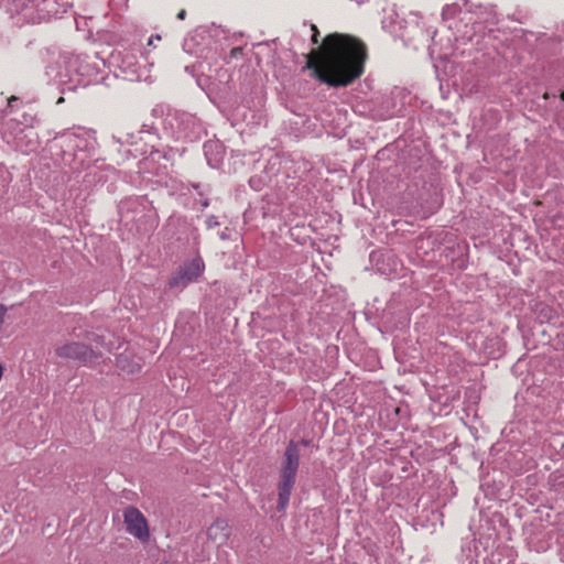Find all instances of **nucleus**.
<instances>
[{
	"instance_id": "nucleus-1",
	"label": "nucleus",
	"mask_w": 564,
	"mask_h": 564,
	"mask_svg": "<svg viewBox=\"0 0 564 564\" xmlns=\"http://www.w3.org/2000/svg\"><path fill=\"white\" fill-rule=\"evenodd\" d=\"M98 142L94 131L79 129L57 134L50 144L54 162L78 175L85 172L83 182L88 188L108 181L110 170L104 161L96 158Z\"/></svg>"
},
{
	"instance_id": "nucleus-2",
	"label": "nucleus",
	"mask_w": 564,
	"mask_h": 564,
	"mask_svg": "<svg viewBox=\"0 0 564 564\" xmlns=\"http://www.w3.org/2000/svg\"><path fill=\"white\" fill-rule=\"evenodd\" d=\"M326 53L318 64H308L314 77L329 87H346L364 73L366 47L357 39L329 34L324 39Z\"/></svg>"
},
{
	"instance_id": "nucleus-3",
	"label": "nucleus",
	"mask_w": 564,
	"mask_h": 564,
	"mask_svg": "<svg viewBox=\"0 0 564 564\" xmlns=\"http://www.w3.org/2000/svg\"><path fill=\"white\" fill-rule=\"evenodd\" d=\"M152 116L161 119L163 133L175 141L196 142L206 133L200 119L186 111L156 105L152 109Z\"/></svg>"
},
{
	"instance_id": "nucleus-4",
	"label": "nucleus",
	"mask_w": 564,
	"mask_h": 564,
	"mask_svg": "<svg viewBox=\"0 0 564 564\" xmlns=\"http://www.w3.org/2000/svg\"><path fill=\"white\" fill-rule=\"evenodd\" d=\"M67 8L68 2L62 0H10L6 4V13L15 25L22 26L62 18Z\"/></svg>"
},
{
	"instance_id": "nucleus-5",
	"label": "nucleus",
	"mask_w": 564,
	"mask_h": 564,
	"mask_svg": "<svg viewBox=\"0 0 564 564\" xmlns=\"http://www.w3.org/2000/svg\"><path fill=\"white\" fill-rule=\"evenodd\" d=\"M459 18L454 24H449V29H456L462 39L473 41V39L484 30V23H495V13L479 7L475 12L463 11L456 3L447 4L442 10L444 21Z\"/></svg>"
},
{
	"instance_id": "nucleus-6",
	"label": "nucleus",
	"mask_w": 564,
	"mask_h": 564,
	"mask_svg": "<svg viewBox=\"0 0 564 564\" xmlns=\"http://www.w3.org/2000/svg\"><path fill=\"white\" fill-rule=\"evenodd\" d=\"M299 467V445L294 441H290L284 451L279 469L276 510L280 513H285V510L290 503L292 490L296 484Z\"/></svg>"
},
{
	"instance_id": "nucleus-7",
	"label": "nucleus",
	"mask_w": 564,
	"mask_h": 564,
	"mask_svg": "<svg viewBox=\"0 0 564 564\" xmlns=\"http://www.w3.org/2000/svg\"><path fill=\"white\" fill-rule=\"evenodd\" d=\"M66 66L70 69L74 78V88L87 87L95 85L104 79L100 75L101 66H105L102 59L96 56L91 57L86 54H70L68 61L65 62Z\"/></svg>"
},
{
	"instance_id": "nucleus-8",
	"label": "nucleus",
	"mask_w": 564,
	"mask_h": 564,
	"mask_svg": "<svg viewBox=\"0 0 564 564\" xmlns=\"http://www.w3.org/2000/svg\"><path fill=\"white\" fill-rule=\"evenodd\" d=\"M398 23L399 25L395 26L386 21L384 30L393 36L400 37L406 45H412L414 48H417L420 44L426 45L436 34L435 30H425L421 25V18L417 14H410L409 20H402Z\"/></svg>"
},
{
	"instance_id": "nucleus-9",
	"label": "nucleus",
	"mask_w": 564,
	"mask_h": 564,
	"mask_svg": "<svg viewBox=\"0 0 564 564\" xmlns=\"http://www.w3.org/2000/svg\"><path fill=\"white\" fill-rule=\"evenodd\" d=\"M196 36L202 39L208 37L214 41L216 44L215 50H220V56L224 57L226 63H230L231 59H238L242 56L243 47L241 45L231 46V42L234 40L232 36L229 35L228 31L218 25H212L206 30H202L199 33L186 37L184 41V50L187 52H192L189 44L195 42Z\"/></svg>"
},
{
	"instance_id": "nucleus-10",
	"label": "nucleus",
	"mask_w": 564,
	"mask_h": 564,
	"mask_svg": "<svg viewBox=\"0 0 564 564\" xmlns=\"http://www.w3.org/2000/svg\"><path fill=\"white\" fill-rule=\"evenodd\" d=\"M139 50L117 48L111 53L109 63L115 67L116 77L129 82H139L145 75V68L140 62Z\"/></svg>"
},
{
	"instance_id": "nucleus-11",
	"label": "nucleus",
	"mask_w": 564,
	"mask_h": 564,
	"mask_svg": "<svg viewBox=\"0 0 564 564\" xmlns=\"http://www.w3.org/2000/svg\"><path fill=\"white\" fill-rule=\"evenodd\" d=\"M205 270V263L200 256L181 264L170 276L167 285L171 290L182 291L191 283L196 282Z\"/></svg>"
},
{
	"instance_id": "nucleus-12",
	"label": "nucleus",
	"mask_w": 564,
	"mask_h": 564,
	"mask_svg": "<svg viewBox=\"0 0 564 564\" xmlns=\"http://www.w3.org/2000/svg\"><path fill=\"white\" fill-rule=\"evenodd\" d=\"M14 132H4V140L11 144L17 151L23 154H30L40 147V138L32 126L21 128L19 123H13Z\"/></svg>"
},
{
	"instance_id": "nucleus-13",
	"label": "nucleus",
	"mask_w": 564,
	"mask_h": 564,
	"mask_svg": "<svg viewBox=\"0 0 564 564\" xmlns=\"http://www.w3.org/2000/svg\"><path fill=\"white\" fill-rule=\"evenodd\" d=\"M70 56L69 53H63L58 56L55 62L50 63L46 66V75L57 85L63 87V91L75 90L74 88V78L70 73V69L66 66V61Z\"/></svg>"
},
{
	"instance_id": "nucleus-14",
	"label": "nucleus",
	"mask_w": 564,
	"mask_h": 564,
	"mask_svg": "<svg viewBox=\"0 0 564 564\" xmlns=\"http://www.w3.org/2000/svg\"><path fill=\"white\" fill-rule=\"evenodd\" d=\"M55 352L59 358L73 360L80 365H86L97 357L88 345L78 341L61 345L56 347Z\"/></svg>"
},
{
	"instance_id": "nucleus-15",
	"label": "nucleus",
	"mask_w": 564,
	"mask_h": 564,
	"mask_svg": "<svg viewBox=\"0 0 564 564\" xmlns=\"http://www.w3.org/2000/svg\"><path fill=\"white\" fill-rule=\"evenodd\" d=\"M126 531L140 541L149 539V528L145 517L135 507H128L123 512Z\"/></svg>"
},
{
	"instance_id": "nucleus-16",
	"label": "nucleus",
	"mask_w": 564,
	"mask_h": 564,
	"mask_svg": "<svg viewBox=\"0 0 564 564\" xmlns=\"http://www.w3.org/2000/svg\"><path fill=\"white\" fill-rule=\"evenodd\" d=\"M148 200L145 197H127L118 204V216L119 221L128 225L134 221L138 217H141L147 208Z\"/></svg>"
},
{
	"instance_id": "nucleus-17",
	"label": "nucleus",
	"mask_w": 564,
	"mask_h": 564,
	"mask_svg": "<svg viewBox=\"0 0 564 564\" xmlns=\"http://www.w3.org/2000/svg\"><path fill=\"white\" fill-rule=\"evenodd\" d=\"M203 149L208 165L213 169L218 167L224 159L223 145L216 141H207Z\"/></svg>"
},
{
	"instance_id": "nucleus-18",
	"label": "nucleus",
	"mask_w": 564,
	"mask_h": 564,
	"mask_svg": "<svg viewBox=\"0 0 564 564\" xmlns=\"http://www.w3.org/2000/svg\"><path fill=\"white\" fill-rule=\"evenodd\" d=\"M143 131H139L138 133H121V134H118V135H112V139L116 143L120 144V145H137L138 143V140H141V137L140 134L142 133Z\"/></svg>"
},
{
	"instance_id": "nucleus-19",
	"label": "nucleus",
	"mask_w": 564,
	"mask_h": 564,
	"mask_svg": "<svg viewBox=\"0 0 564 564\" xmlns=\"http://www.w3.org/2000/svg\"><path fill=\"white\" fill-rule=\"evenodd\" d=\"M270 182V175H253L249 178V185L256 192L262 191Z\"/></svg>"
},
{
	"instance_id": "nucleus-20",
	"label": "nucleus",
	"mask_w": 564,
	"mask_h": 564,
	"mask_svg": "<svg viewBox=\"0 0 564 564\" xmlns=\"http://www.w3.org/2000/svg\"><path fill=\"white\" fill-rule=\"evenodd\" d=\"M280 165H281L280 158L276 155L272 156L268 161V163L263 170V175H270V180H271L274 175L278 174V172L280 170Z\"/></svg>"
},
{
	"instance_id": "nucleus-21",
	"label": "nucleus",
	"mask_w": 564,
	"mask_h": 564,
	"mask_svg": "<svg viewBox=\"0 0 564 564\" xmlns=\"http://www.w3.org/2000/svg\"><path fill=\"white\" fill-rule=\"evenodd\" d=\"M161 159L169 161L170 154L167 152H162L160 150H152L150 152L149 158L144 159V161H139V165L147 166L150 162H160Z\"/></svg>"
},
{
	"instance_id": "nucleus-22",
	"label": "nucleus",
	"mask_w": 564,
	"mask_h": 564,
	"mask_svg": "<svg viewBox=\"0 0 564 564\" xmlns=\"http://www.w3.org/2000/svg\"><path fill=\"white\" fill-rule=\"evenodd\" d=\"M555 315H556L555 312L550 306H547L545 304L540 305L538 317L540 318L541 323L552 322V319L555 317Z\"/></svg>"
},
{
	"instance_id": "nucleus-23",
	"label": "nucleus",
	"mask_w": 564,
	"mask_h": 564,
	"mask_svg": "<svg viewBox=\"0 0 564 564\" xmlns=\"http://www.w3.org/2000/svg\"><path fill=\"white\" fill-rule=\"evenodd\" d=\"M405 20L404 18H401L397 12H391L390 14L386 15L382 20V28L384 29V22L389 21L390 24H393L395 26L399 25V21Z\"/></svg>"
},
{
	"instance_id": "nucleus-24",
	"label": "nucleus",
	"mask_w": 564,
	"mask_h": 564,
	"mask_svg": "<svg viewBox=\"0 0 564 564\" xmlns=\"http://www.w3.org/2000/svg\"><path fill=\"white\" fill-rule=\"evenodd\" d=\"M217 226H219V221H218L217 217L214 215L208 216L206 219V227L208 229H212Z\"/></svg>"
},
{
	"instance_id": "nucleus-25",
	"label": "nucleus",
	"mask_w": 564,
	"mask_h": 564,
	"mask_svg": "<svg viewBox=\"0 0 564 564\" xmlns=\"http://www.w3.org/2000/svg\"><path fill=\"white\" fill-rule=\"evenodd\" d=\"M192 187L197 192L199 196H204L207 193L206 186H203L200 183H193Z\"/></svg>"
},
{
	"instance_id": "nucleus-26",
	"label": "nucleus",
	"mask_w": 564,
	"mask_h": 564,
	"mask_svg": "<svg viewBox=\"0 0 564 564\" xmlns=\"http://www.w3.org/2000/svg\"><path fill=\"white\" fill-rule=\"evenodd\" d=\"M311 30L313 31V34H312V43H313V44H318V36H319V31H318V29L316 28V25L311 24Z\"/></svg>"
},
{
	"instance_id": "nucleus-27",
	"label": "nucleus",
	"mask_w": 564,
	"mask_h": 564,
	"mask_svg": "<svg viewBox=\"0 0 564 564\" xmlns=\"http://www.w3.org/2000/svg\"><path fill=\"white\" fill-rule=\"evenodd\" d=\"M127 1L128 0H120V1L111 0V6L115 8L124 7L127 4Z\"/></svg>"
},
{
	"instance_id": "nucleus-28",
	"label": "nucleus",
	"mask_w": 564,
	"mask_h": 564,
	"mask_svg": "<svg viewBox=\"0 0 564 564\" xmlns=\"http://www.w3.org/2000/svg\"><path fill=\"white\" fill-rule=\"evenodd\" d=\"M219 238L221 240H227L230 238V234H229V229L226 228L225 230H223L221 232H219Z\"/></svg>"
},
{
	"instance_id": "nucleus-29",
	"label": "nucleus",
	"mask_w": 564,
	"mask_h": 564,
	"mask_svg": "<svg viewBox=\"0 0 564 564\" xmlns=\"http://www.w3.org/2000/svg\"><path fill=\"white\" fill-rule=\"evenodd\" d=\"M199 203H200V205H202V207H203V208H206V207H208V206H209V200H208V198L200 199V200H199Z\"/></svg>"
},
{
	"instance_id": "nucleus-30",
	"label": "nucleus",
	"mask_w": 564,
	"mask_h": 564,
	"mask_svg": "<svg viewBox=\"0 0 564 564\" xmlns=\"http://www.w3.org/2000/svg\"><path fill=\"white\" fill-rule=\"evenodd\" d=\"M185 15H186V11H185V10H181V11L177 13V19H180V20H184V19H185Z\"/></svg>"
},
{
	"instance_id": "nucleus-31",
	"label": "nucleus",
	"mask_w": 564,
	"mask_h": 564,
	"mask_svg": "<svg viewBox=\"0 0 564 564\" xmlns=\"http://www.w3.org/2000/svg\"><path fill=\"white\" fill-rule=\"evenodd\" d=\"M555 97H556V94H551V93H547V91L543 95V98L546 99V100L550 99V98H555Z\"/></svg>"
},
{
	"instance_id": "nucleus-32",
	"label": "nucleus",
	"mask_w": 564,
	"mask_h": 564,
	"mask_svg": "<svg viewBox=\"0 0 564 564\" xmlns=\"http://www.w3.org/2000/svg\"><path fill=\"white\" fill-rule=\"evenodd\" d=\"M300 443H301L303 446H305V447H306V446H308V445L311 444V440L302 438V440L300 441Z\"/></svg>"
},
{
	"instance_id": "nucleus-33",
	"label": "nucleus",
	"mask_w": 564,
	"mask_h": 564,
	"mask_svg": "<svg viewBox=\"0 0 564 564\" xmlns=\"http://www.w3.org/2000/svg\"><path fill=\"white\" fill-rule=\"evenodd\" d=\"M7 2H10V0H0V9H3L6 11Z\"/></svg>"
},
{
	"instance_id": "nucleus-34",
	"label": "nucleus",
	"mask_w": 564,
	"mask_h": 564,
	"mask_svg": "<svg viewBox=\"0 0 564 564\" xmlns=\"http://www.w3.org/2000/svg\"><path fill=\"white\" fill-rule=\"evenodd\" d=\"M378 256H379V253H378L377 251H373V252H371V254H370V259H371V260H375V259H377V258H378Z\"/></svg>"
},
{
	"instance_id": "nucleus-35",
	"label": "nucleus",
	"mask_w": 564,
	"mask_h": 564,
	"mask_svg": "<svg viewBox=\"0 0 564 564\" xmlns=\"http://www.w3.org/2000/svg\"><path fill=\"white\" fill-rule=\"evenodd\" d=\"M495 564H513V561L511 560H508L506 563H503L501 560H499L497 563Z\"/></svg>"
},
{
	"instance_id": "nucleus-36",
	"label": "nucleus",
	"mask_w": 564,
	"mask_h": 564,
	"mask_svg": "<svg viewBox=\"0 0 564 564\" xmlns=\"http://www.w3.org/2000/svg\"><path fill=\"white\" fill-rule=\"evenodd\" d=\"M558 97L564 102V90H560Z\"/></svg>"
}]
</instances>
